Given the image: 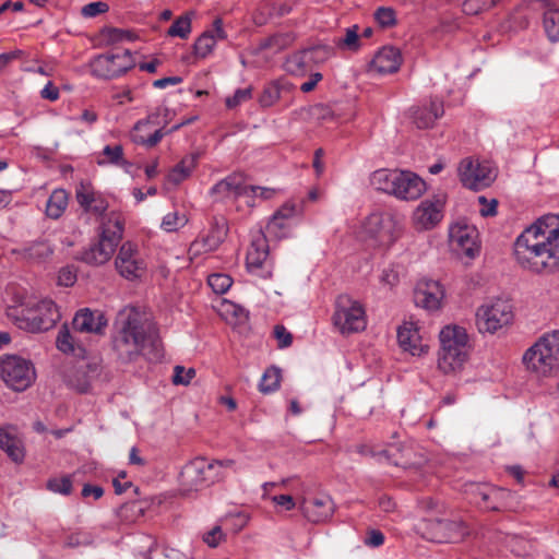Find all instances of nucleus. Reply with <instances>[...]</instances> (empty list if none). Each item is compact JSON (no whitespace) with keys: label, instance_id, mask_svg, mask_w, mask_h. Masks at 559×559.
Returning a JSON list of instances; mask_svg holds the SVG:
<instances>
[{"label":"nucleus","instance_id":"57","mask_svg":"<svg viewBox=\"0 0 559 559\" xmlns=\"http://www.w3.org/2000/svg\"><path fill=\"white\" fill-rule=\"evenodd\" d=\"M508 546L516 556H525L532 548L531 544L526 539L518 536L511 537Z\"/></svg>","mask_w":559,"mask_h":559},{"label":"nucleus","instance_id":"25","mask_svg":"<svg viewBox=\"0 0 559 559\" xmlns=\"http://www.w3.org/2000/svg\"><path fill=\"white\" fill-rule=\"evenodd\" d=\"M414 123L419 129L433 127L435 122L444 114L443 102L439 98H430L428 103L411 109Z\"/></svg>","mask_w":559,"mask_h":559},{"label":"nucleus","instance_id":"60","mask_svg":"<svg viewBox=\"0 0 559 559\" xmlns=\"http://www.w3.org/2000/svg\"><path fill=\"white\" fill-rule=\"evenodd\" d=\"M274 336L280 348L288 347L293 343V335L284 325L277 324L274 326Z\"/></svg>","mask_w":559,"mask_h":559},{"label":"nucleus","instance_id":"1","mask_svg":"<svg viewBox=\"0 0 559 559\" xmlns=\"http://www.w3.org/2000/svg\"><path fill=\"white\" fill-rule=\"evenodd\" d=\"M514 257L534 273L559 270V215H545L523 230L514 242Z\"/></svg>","mask_w":559,"mask_h":559},{"label":"nucleus","instance_id":"5","mask_svg":"<svg viewBox=\"0 0 559 559\" xmlns=\"http://www.w3.org/2000/svg\"><path fill=\"white\" fill-rule=\"evenodd\" d=\"M440 349L438 368L443 373H452L462 369L468 358V335L464 328L444 326L440 332Z\"/></svg>","mask_w":559,"mask_h":559},{"label":"nucleus","instance_id":"6","mask_svg":"<svg viewBox=\"0 0 559 559\" xmlns=\"http://www.w3.org/2000/svg\"><path fill=\"white\" fill-rule=\"evenodd\" d=\"M124 218L120 213L111 212L102 225L98 241L93 242L81 253V260L92 265H102L110 260L122 239Z\"/></svg>","mask_w":559,"mask_h":559},{"label":"nucleus","instance_id":"53","mask_svg":"<svg viewBox=\"0 0 559 559\" xmlns=\"http://www.w3.org/2000/svg\"><path fill=\"white\" fill-rule=\"evenodd\" d=\"M252 97L251 87L239 88L237 90L233 96L226 98V106L229 109L236 108L240 104L249 100Z\"/></svg>","mask_w":559,"mask_h":559},{"label":"nucleus","instance_id":"37","mask_svg":"<svg viewBox=\"0 0 559 559\" xmlns=\"http://www.w3.org/2000/svg\"><path fill=\"white\" fill-rule=\"evenodd\" d=\"M68 205V193L63 189H56L50 194L46 204V214L48 217L57 219L66 211Z\"/></svg>","mask_w":559,"mask_h":559},{"label":"nucleus","instance_id":"2","mask_svg":"<svg viewBox=\"0 0 559 559\" xmlns=\"http://www.w3.org/2000/svg\"><path fill=\"white\" fill-rule=\"evenodd\" d=\"M117 332L112 337V348L122 362H131L140 356L148 360L162 357L159 341L153 324L143 320L133 308H124L117 318Z\"/></svg>","mask_w":559,"mask_h":559},{"label":"nucleus","instance_id":"36","mask_svg":"<svg viewBox=\"0 0 559 559\" xmlns=\"http://www.w3.org/2000/svg\"><path fill=\"white\" fill-rule=\"evenodd\" d=\"M294 88L290 83L275 81L267 84L259 97L262 107H271L275 105L282 97L283 93H288Z\"/></svg>","mask_w":559,"mask_h":559},{"label":"nucleus","instance_id":"43","mask_svg":"<svg viewBox=\"0 0 559 559\" xmlns=\"http://www.w3.org/2000/svg\"><path fill=\"white\" fill-rule=\"evenodd\" d=\"M543 24L551 41L559 40V9H548L544 13Z\"/></svg>","mask_w":559,"mask_h":559},{"label":"nucleus","instance_id":"30","mask_svg":"<svg viewBox=\"0 0 559 559\" xmlns=\"http://www.w3.org/2000/svg\"><path fill=\"white\" fill-rule=\"evenodd\" d=\"M226 33L223 28V20L217 17L213 22V28L203 32L193 45L195 56L200 58L207 57L216 45L218 39H225Z\"/></svg>","mask_w":559,"mask_h":559},{"label":"nucleus","instance_id":"52","mask_svg":"<svg viewBox=\"0 0 559 559\" xmlns=\"http://www.w3.org/2000/svg\"><path fill=\"white\" fill-rule=\"evenodd\" d=\"M222 311L226 316L234 317L239 322L246 321L248 319V312L246 309L231 301H224L222 304Z\"/></svg>","mask_w":559,"mask_h":559},{"label":"nucleus","instance_id":"3","mask_svg":"<svg viewBox=\"0 0 559 559\" xmlns=\"http://www.w3.org/2000/svg\"><path fill=\"white\" fill-rule=\"evenodd\" d=\"M7 314L19 329L32 333L52 329L61 318L57 305L50 299L28 300L20 306L9 307Z\"/></svg>","mask_w":559,"mask_h":559},{"label":"nucleus","instance_id":"26","mask_svg":"<svg viewBox=\"0 0 559 559\" xmlns=\"http://www.w3.org/2000/svg\"><path fill=\"white\" fill-rule=\"evenodd\" d=\"M72 325L76 332L102 334L107 320L102 311L84 308L75 313Z\"/></svg>","mask_w":559,"mask_h":559},{"label":"nucleus","instance_id":"29","mask_svg":"<svg viewBox=\"0 0 559 559\" xmlns=\"http://www.w3.org/2000/svg\"><path fill=\"white\" fill-rule=\"evenodd\" d=\"M402 64V56L397 48L383 47L371 61L370 69L379 74L395 73Z\"/></svg>","mask_w":559,"mask_h":559},{"label":"nucleus","instance_id":"45","mask_svg":"<svg viewBox=\"0 0 559 559\" xmlns=\"http://www.w3.org/2000/svg\"><path fill=\"white\" fill-rule=\"evenodd\" d=\"M358 25L346 28L345 36L334 40L336 47L343 50L357 51L360 47Z\"/></svg>","mask_w":559,"mask_h":559},{"label":"nucleus","instance_id":"39","mask_svg":"<svg viewBox=\"0 0 559 559\" xmlns=\"http://www.w3.org/2000/svg\"><path fill=\"white\" fill-rule=\"evenodd\" d=\"M227 235V226L225 222L214 219V222L211 225L210 230L206 235L202 236L201 239H204L207 243V249H211L212 251L216 250L221 243L224 241L225 237Z\"/></svg>","mask_w":559,"mask_h":559},{"label":"nucleus","instance_id":"51","mask_svg":"<svg viewBox=\"0 0 559 559\" xmlns=\"http://www.w3.org/2000/svg\"><path fill=\"white\" fill-rule=\"evenodd\" d=\"M374 17L382 27H391L396 24L395 11L392 8H379L374 13Z\"/></svg>","mask_w":559,"mask_h":559},{"label":"nucleus","instance_id":"28","mask_svg":"<svg viewBox=\"0 0 559 559\" xmlns=\"http://www.w3.org/2000/svg\"><path fill=\"white\" fill-rule=\"evenodd\" d=\"M397 341L403 350L413 356H420L428 349V346L423 343L418 326L413 322H404L399 328Z\"/></svg>","mask_w":559,"mask_h":559},{"label":"nucleus","instance_id":"33","mask_svg":"<svg viewBox=\"0 0 559 559\" xmlns=\"http://www.w3.org/2000/svg\"><path fill=\"white\" fill-rule=\"evenodd\" d=\"M198 154H189L185 156L177 165H175L167 175V181L173 186H178L190 177L193 169L198 165Z\"/></svg>","mask_w":559,"mask_h":559},{"label":"nucleus","instance_id":"14","mask_svg":"<svg viewBox=\"0 0 559 559\" xmlns=\"http://www.w3.org/2000/svg\"><path fill=\"white\" fill-rule=\"evenodd\" d=\"M420 528L423 536L435 543H455L468 533L462 522L440 519L425 521Z\"/></svg>","mask_w":559,"mask_h":559},{"label":"nucleus","instance_id":"18","mask_svg":"<svg viewBox=\"0 0 559 559\" xmlns=\"http://www.w3.org/2000/svg\"><path fill=\"white\" fill-rule=\"evenodd\" d=\"M473 501L487 511H501L504 507V498L508 495L502 488L488 485H471Z\"/></svg>","mask_w":559,"mask_h":559},{"label":"nucleus","instance_id":"10","mask_svg":"<svg viewBox=\"0 0 559 559\" xmlns=\"http://www.w3.org/2000/svg\"><path fill=\"white\" fill-rule=\"evenodd\" d=\"M335 305L333 322L342 334L359 332L366 328L365 309L360 302L348 295H341Z\"/></svg>","mask_w":559,"mask_h":559},{"label":"nucleus","instance_id":"47","mask_svg":"<svg viewBox=\"0 0 559 559\" xmlns=\"http://www.w3.org/2000/svg\"><path fill=\"white\" fill-rule=\"evenodd\" d=\"M103 155L106 159H99L98 165L114 164L117 166H127L129 163L123 158V148L121 145H106L103 150Z\"/></svg>","mask_w":559,"mask_h":559},{"label":"nucleus","instance_id":"56","mask_svg":"<svg viewBox=\"0 0 559 559\" xmlns=\"http://www.w3.org/2000/svg\"><path fill=\"white\" fill-rule=\"evenodd\" d=\"M103 35L109 44L119 43L124 39H127V40L133 39V35L129 31H124V29H120V28L104 29Z\"/></svg>","mask_w":559,"mask_h":559},{"label":"nucleus","instance_id":"61","mask_svg":"<svg viewBox=\"0 0 559 559\" xmlns=\"http://www.w3.org/2000/svg\"><path fill=\"white\" fill-rule=\"evenodd\" d=\"M212 252L211 249H207V243L204 239L198 238L191 242L188 254L190 260H194L201 257L204 253Z\"/></svg>","mask_w":559,"mask_h":559},{"label":"nucleus","instance_id":"15","mask_svg":"<svg viewBox=\"0 0 559 559\" xmlns=\"http://www.w3.org/2000/svg\"><path fill=\"white\" fill-rule=\"evenodd\" d=\"M115 265L118 273L127 280L141 277L146 269L145 261L136 245L130 241L124 242L120 247L115 260Z\"/></svg>","mask_w":559,"mask_h":559},{"label":"nucleus","instance_id":"19","mask_svg":"<svg viewBox=\"0 0 559 559\" xmlns=\"http://www.w3.org/2000/svg\"><path fill=\"white\" fill-rule=\"evenodd\" d=\"M444 202L440 198L423 201L414 212L413 221L418 229H431L443 217Z\"/></svg>","mask_w":559,"mask_h":559},{"label":"nucleus","instance_id":"44","mask_svg":"<svg viewBox=\"0 0 559 559\" xmlns=\"http://www.w3.org/2000/svg\"><path fill=\"white\" fill-rule=\"evenodd\" d=\"M280 382L281 369L272 366L264 371L259 384V389L262 393H271L277 390Z\"/></svg>","mask_w":559,"mask_h":559},{"label":"nucleus","instance_id":"12","mask_svg":"<svg viewBox=\"0 0 559 559\" xmlns=\"http://www.w3.org/2000/svg\"><path fill=\"white\" fill-rule=\"evenodd\" d=\"M133 67L134 60L129 50L98 55L90 62L91 73L104 80L120 76Z\"/></svg>","mask_w":559,"mask_h":559},{"label":"nucleus","instance_id":"20","mask_svg":"<svg viewBox=\"0 0 559 559\" xmlns=\"http://www.w3.org/2000/svg\"><path fill=\"white\" fill-rule=\"evenodd\" d=\"M152 124H155V117L153 116H148L146 119L138 121L133 129V142L146 147H154L159 143L164 135L173 133L183 127L180 122L173 126L167 131H164V128H159L150 133L148 129Z\"/></svg>","mask_w":559,"mask_h":559},{"label":"nucleus","instance_id":"21","mask_svg":"<svg viewBox=\"0 0 559 559\" xmlns=\"http://www.w3.org/2000/svg\"><path fill=\"white\" fill-rule=\"evenodd\" d=\"M211 194L215 201L236 199L241 195H249V187L241 174H231L214 185Z\"/></svg>","mask_w":559,"mask_h":559},{"label":"nucleus","instance_id":"23","mask_svg":"<svg viewBox=\"0 0 559 559\" xmlns=\"http://www.w3.org/2000/svg\"><path fill=\"white\" fill-rule=\"evenodd\" d=\"M397 181L392 195L401 200H417L426 190L425 181L412 171L400 170Z\"/></svg>","mask_w":559,"mask_h":559},{"label":"nucleus","instance_id":"34","mask_svg":"<svg viewBox=\"0 0 559 559\" xmlns=\"http://www.w3.org/2000/svg\"><path fill=\"white\" fill-rule=\"evenodd\" d=\"M400 170L378 169L370 176V185L378 191L393 194Z\"/></svg>","mask_w":559,"mask_h":559},{"label":"nucleus","instance_id":"16","mask_svg":"<svg viewBox=\"0 0 559 559\" xmlns=\"http://www.w3.org/2000/svg\"><path fill=\"white\" fill-rule=\"evenodd\" d=\"M449 241L457 254L474 258L479 251L478 231L474 226L456 223L450 227Z\"/></svg>","mask_w":559,"mask_h":559},{"label":"nucleus","instance_id":"54","mask_svg":"<svg viewBox=\"0 0 559 559\" xmlns=\"http://www.w3.org/2000/svg\"><path fill=\"white\" fill-rule=\"evenodd\" d=\"M109 10V5L103 1L90 2L82 7L81 14L84 17H95L99 14L106 13Z\"/></svg>","mask_w":559,"mask_h":559},{"label":"nucleus","instance_id":"13","mask_svg":"<svg viewBox=\"0 0 559 559\" xmlns=\"http://www.w3.org/2000/svg\"><path fill=\"white\" fill-rule=\"evenodd\" d=\"M459 176L463 186L472 190L486 188L495 179L493 170L488 163H480L471 157H466L460 163Z\"/></svg>","mask_w":559,"mask_h":559},{"label":"nucleus","instance_id":"35","mask_svg":"<svg viewBox=\"0 0 559 559\" xmlns=\"http://www.w3.org/2000/svg\"><path fill=\"white\" fill-rule=\"evenodd\" d=\"M311 60L308 50H300L288 56L284 62L287 73L295 76H304L310 69Z\"/></svg>","mask_w":559,"mask_h":559},{"label":"nucleus","instance_id":"27","mask_svg":"<svg viewBox=\"0 0 559 559\" xmlns=\"http://www.w3.org/2000/svg\"><path fill=\"white\" fill-rule=\"evenodd\" d=\"M269 257V243L265 235L258 231L247 251L246 264L249 272L260 274Z\"/></svg>","mask_w":559,"mask_h":559},{"label":"nucleus","instance_id":"17","mask_svg":"<svg viewBox=\"0 0 559 559\" xmlns=\"http://www.w3.org/2000/svg\"><path fill=\"white\" fill-rule=\"evenodd\" d=\"M444 292L439 282L432 280H421L414 289V302L428 311L438 310Z\"/></svg>","mask_w":559,"mask_h":559},{"label":"nucleus","instance_id":"50","mask_svg":"<svg viewBox=\"0 0 559 559\" xmlns=\"http://www.w3.org/2000/svg\"><path fill=\"white\" fill-rule=\"evenodd\" d=\"M307 50L311 62L314 63L324 62L334 55L333 47L329 45H318Z\"/></svg>","mask_w":559,"mask_h":559},{"label":"nucleus","instance_id":"42","mask_svg":"<svg viewBox=\"0 0 559 559\" xmlns=\"http://www.w3.org/2000/svg\"><path fill=\"white\" fill-rule=\"evenodd\" d=\"M299 210L293 203H286L278 209L266 225V233L276 234L278 221L289 219L297 215Z\"/></svg>","mask_w":559,"mask_h":559},{"label":"nucleus","instance_id":"11","mask_svg":"<svg viewBox=\"0 0 559 559\" xmlns=\"http://www.w3.org/2000/svg\"><path fill=\"white\" fill-rule=\"evenodd\" d=\"M513 320L512 306L508 300H491L477 309L476 325L481 333H495Z\"/></svg>","mask_w":559,"mask_h":559},{"label":"nucleus","instance_id":"49","mask_svg":"<svg viewBox=\"0 0 559 559\" xmlns=\"http://www.w3.org/2000/svg\"><path fill=\"white\" fill-rule=\"evenodd\" d=\"M207 284L214 293L224 294L230 288L233 280L227 274L215 273L207 277Z\"/></svg>","mask_w":559,"mask_h":559},{"label":"nucleus","instance_id":"48","mask_svg":"<svg viewBox=\"0 0 559 559\" xmlns=\"http://www.w3.org/2000/svg\"><path fill=\"white\" fill-rule=\"evenodd\" d=\"M188 219L185 214L179 212H170L163 217L160 228L167 233L177 231L187 224Z\"/></svg>","mask_w":559,"mask_h":559},{"label":"nucleus","instance_id":"40","mask_svg":"<svg viewBox=\"0 0 559 559\" xmlns=\"http://www.w3.org/2000/svg\"><path fill=\"white\" fill-rule=\"evenodd\" d=\"M25 257L33 262H45L53 253V249L47 241H35L24 250Z\"/></svg>","mask_w":559,"mask_h":559},{"label":"nucleus","instance_id":"22","mask_svg":"<svg viewBox=\"0 0 559 559\" xmlns=\"http://www.w3.org/2000/svg\"><path fill=\"white\" fill-rule=\"evenodd\" d=\"M75 198L86 213L102 216L108 209L107 200L95 191L90 182H81L75 190Z\"/></svg>","mask_w":559,"mask_h":559},{"label":"nucleus","instance_id":"63","mask_svg":"<svg viewBox=\"0 0 559 559\" xmlns=\"http://www.w3.org/2000/svg\"><path fill=\"white\" fill-rule=\"evenodd\" d=\"M223 538V532L219 526H214L211 531L204 534L203 542L210 547H216Z\"/></svg>","mask_w":559,"mask_h":559},{"label":"nucleus","instance_id":"4","mask_svg":"<svg viewBox=\"0 0 559 559\" xmlns=\"http://www.w3.org/2000/svg\"><path fill=\"white\" fill-rule=\"evenodd\" d=\"M522 361L537 378L555 376L559 370V330L540 336L525 350Z\"/></svg>","mask_w":559,"mask_h":559},{"label":"nucleus","instance_id":"64","mask_svg":"<svg viewBox=\"0 0 559 559\" xmlns=\"http://www.w3.org/2000/svg\"><path fill=\"white\" fill-rule=\"evenodd\" d=\"M384 543V535L379 530H371L367 533L365 544L369 547H379Z\"/></svg>","mask_w":559,"mask_h":559},{"label":"nucleus","instance_id":"59","mask_svg":"<svg viewBox=\"0 0 559 559\" xmlns=\"http://www.w3.org/2000/svg\"><path fill=\"white\" fill-rule=\"evenodd\" d=\"M311 116L318 120L326 121L334 118V112L329 105L317 104L310 109Z\"/></svg>","mask_w":559,"mask_h":559},{"label":"nucleus","instance_id":"58","mask_svg":"<svg viewBox=\"0 0 559 559\" xmlns=\"http://www.w3.org/2000/svg\"><path fill=\"white\" fill-rule=\"evenodd\" d=\"M292 43V36L289 34H278L270 37L265 43L264 47L274 48L276 50L284 49Z\"/></svg>","mask_w":559,"mask_h":559},{"label":"nucleus","instance_id":"9","mask_svg":"<svg viewBox=\"0 0 559 559\" xmlns=\"http://www.w3.org/2000/svg\"><path fill=\"white\" fill-rule=\"evenodd\" d=\"M365 231L379 247H391L402 235V219L391 212H373L365 222Z\"/></svg>","mask_w":559,"mask_h":559},{"label":"nucleus","instance_id":"8","mask_svg":"<svg viewBox=\"0 0 559 559\" xmlns=\"http://www.w3.org/2000/svg\"><path fill=\"white\" fill-rule=\"evenodd\" d=\"M0 378L11 390L23 392L35 382L36 370L29 359L3 355L0 357Z\"/></svg>","mask_w":559,"mask_h":559},{"label":"nucleus","instance_id":"24","mask_svg":"<svg viewBox=\"0 0 559 559\" xmlns=\"http://www.w3.org/2000/svg\"><path fill=\"white\" fill-rule=\"evenodd\" d=\"M301 511L308 521L322 523L332 518L335 504L331 497L323 495L305 500L301 504Z\"/></svg>","mask_w":559,"mask_h":559},{"label":"nucleus","instance_id":"55","mask_svg":"<svg viewBox=\"0 0 559 559\" xmlns=\"http://www.w3.org/2000/svg\"><path fill=\"white\" fill-rule=\"evenodd\" d=\"M195 376L193 368L185 369L182 366H176L174 369L173 382L175 384L188 385Z\"/></svg>","mask_w":559,"mask_h":559},{"label":"nucleus","instance_id":"32","mask_svg":"<svg viewBox=\"0 0 559 559\" xmlns=\"http://www.w3.org/2000/svg\"><path fill=\"white\" fill-rule=\"evenodd\" d=\"M13 426L0 427V449L15 463L23 462L25 457L22 441L13 432Z\"/></svg>","mask_w":559,"mask_h":559},{"label":"nucleus","instance_id":"62","mask_svg":"<svg viewBox=\"0 0 559 559\" xmlns=\"http://www.w3.org/2000/svg\"><path fill=\"white\" fill-rule=\"evenodd\" d=\"M76 281V274L70 266H64L59 271L58 284L61 286L70 287Z\"/></svg>","mask_w":559,"mask_h":559},{"label":"nucleus","instance_id":"38","mask_svg":"<svg viewBox=\"0 0 559 559\" xmlns=\"http://www.w3.org/2000/svg\"><path fill=\"white\" fill-rule=\"evenodd\" d=\"M57 347L64 354L82 356L85 353L84 347L75 341L67 325H63L58 333Z\"/></svg>","mask_w":559,"mask_h":559},{"label":"nucleus","instance_id":"46","mask_svg":"<svg viewBox=\"0 0 559 559\" xmlns=\"http://www.w3.org/2000/svg\"><path fill=\"white\" fill-rule=\"evenodd\" d=\"M191 33V17L189 14L179 16L168 28L167 34L171 37L188 38Z\"/></svg>","mask_w":559,"mask_h":559},{"label":"nucleus","instance_id":"7","mask_svg":"<svg viewBox=\"0 0 559 559\" xmlns=\"http://www.w3.org/2000/svg\"><path fill=\"white\" fill-rule=\"evenodd\" d=\"M233 460H207L195 457L185 465L180 473V486L186 492L198 491L221 480L224 475L222 468L231 467Z\"/></svg>","mask_w":559,"mask_h":559},{"label":"nucleus","instance_id":"41","mask_svg":"<svg viewBox=\"0 0 559 559\" xmlns=\"http://www.w3.org/2000/svg\"><path fill=\"white\" fill-rule=\"evenodd\" d=\"M46 489L53 493L70 496L73 492L72 475L48 478L46 481Z\"/></svg>","mask_w":559,"mask_h":559},{"label":"nucleus","instance_id":"31","mask_svg":"<svg viewBox=\"0 0 559 559\" xmlns=\"http://www.w3.org/2000/svg\"><path fill=\"white\" fill-rule=\"evenodd\" d=\"M97 374V366L90 364H82L73 367L66 373L67 384L76 390L80 393H86L90 388L92 380Z\"/></svg>","mask_w":559,"mask_h":559}]
</instances>
